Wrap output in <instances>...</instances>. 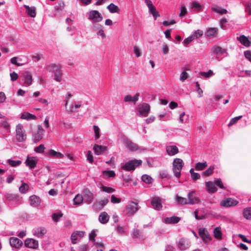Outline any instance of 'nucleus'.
I'll return each instance as SVG.
<instances>
[{"label":"nucleus","instance_id":"nucleus-30","mask_svg":"<svg viewBox=\"0 0 251 251\" xmlns=\"http://www.w3.org/2000/svg\"><path fill=\"white\" fill-rule=\"evenodd\" d=\"M26 164L30 169H34L37 164V162L35 160L33 157H28L26 160Z\"/></svg>","mask_w":251,"mask_h":251},{"label":"nucleus","instance_id":"nucleus-10","mask_svg":"<svg viewBox=\"0 0 251 251\" xmlns=\"http://www.w3.org/2000/svg\"><path fill=\"white\" fill-rule=\"evenodd\" d=\"M187 202L189 204H195L200 202V199L196 196L195 191H191L187 195Z\"/></svg>","mask_w":251,"mask_h":251},{"label":"nucleus","instance_id":"nucleus-2","mask_svg":"<svg viewBox=\"0 0 251 251\" xmlns=\"http://www.w3.org/2000/svg\"><path fill=\"white\" fill-rule=\"evenodd\" d=\"M142 161L141 160L134 159L126 162L122 166V169L126 171H130L135 170V169L141 165Z\"/></svg>","mask_w":251,"mask_h":251},{"label":"nucleus","instance_id":"nucleus-51","mask_svg":"<svg viewBox=\"0 0 251 251\" xmlns=\"http://www.w3.org/2000/svg\"><path fill=\"white\" fill-rule=\"evenodd\" d=\"M93 128L95 132V138L96 140L98 139L100 137V128L97 126H94Z\"/></svg>","mask_w":251,"mask_h":251},{"label":"nucleus","instance_id":"nucleus-3","mask_svg":"<svg viewBox=\"0 0 251 251\" xmlns=\"http://www.w3.org/2000/svg\"><path fill=\"white\" fill-rule=\"evenodd\" d=\"M16 138L17 141L23 142L26 139V135L25 134L24 127L22 124H19L16 126Z\"/></svg>","mask_w":251,"mask_h":251},{"label":"nucleus","instance_id":"nucleus-41","mask_svg":"<svg viewBox=\"0 0 251 251\" xmlns=\"http://www.w3.org/2000/svg\"><path fill=\"white\" fill-rule=\"evenodd\" d=\"M47 233V230L45 228L40 227L37 229L35 234L39 237H43Z\"/></svg>","mask_w":251,"mask_h":251},{"label":"nucleus","instance_id":"nucleus-56","mask_svg":"<svg viewBox=\"0 0 251 251\" xmlns=\"http://www.w3.org/2000/svg\"><path fill=\"white\" fill-rule=\"evenodd\" d=\"M200 74L202 76L206 78H208L211 76L213 75V72L211 70H209L208 72H201Z\"/></svg>","mask_w":251,"mask_h":251},{"label":"nucleus","instance_id":"nucleus-38","mask_svg":"<svg viewBox=\"0 0 251 251\" xmlns=\"http://www.w3.org/2000/svg\"><path fill=\"white\" fill-rule=\"evenodd\" d=\"M207 166L206 162H199L196 163L195 165V169L197 171H202L204 170Z\"/></svg>","mask_w":251,"mask_h":251},{"label":"nucleus","instance_id":"nucleus-53","mask_svg":"<svg viewBox=\"0 0 251 251\" xmlns=\"http://www.w3.org/2000/svg\"><path fill=\"white\" fill-rule=\"evenodd\" d=\"M191 8L195 9L197 11H199L201 9V6L199 3L194 1L191 4Z\"/></svg>","mask_w":251,"mask_h":251},{"label":"nucleus","instance_id":"nucleus-4","mask_svg":"<svg viewBox=\"0 0 251 251\" xmlns=\"http://www.w3.org/2000/svg\"><path fill=\"white\" fill-rule=\"evenodd\" d=\"M199 235L205 244H208L212 240V237L206 228H200L199 229Z\"/></svg>","mask_w":251,"mask_h":251},{"label":"nucleus","instance_id":"nucleus-6","mask_svg":"<svg viewBox=\"0 0 251 251\" xmlns=\"http://www.w3.org/2000/svg\"><path fill=\"white\" fill-rule=\"evenodd\" d=\"M145 2L148 6L150 14L156 19L157 17H160V14L156 10L155 7L153 5L151 0H146Z\"/></svg>","mask_w":251,"mask_h":251},{"label":"nucleus","instance_id":"nucleus-44","mask_svg":"<svg viewBox=\"0 0 251 251\" xmlns=\"http://www.w3.org/2000/svg\"><path fill=\"white\" fill-rule=\"evenodd\" d=\"M214 169V166H210L208 169L206 171L202 172V176H208L211 175H212L213 173V170Z\"/></svg>","mask_w":251,"mask_h":251},{"label":"nucleus","instance_id":"nucleus-58","mask_svg":"<svg viewBox=\"0 0 251 251\" xmlns=\"http://www.w3.org/2000/svg\"><path fill=\"white\" fill-rule=\"evenodd\" d=\"M203 35V32L202 30L198 29L196 30L194 34L192 35V36H194V39L198 38L201 36Z\"/></svg>","mask_w":251,"mask_h":251},{"label":"nucleus","instance_id":"nucleus-9","mask_svg":"<svg viewBox=\"0 0 251 251\" xmlns=\"http://www.w3.org/2000/svg\"><path fill=\"white\" fill-rule=\"evenodd\" d=\"M138 210V204L137 203L132 202L126 207V215L127 216H131L134 215L136 211Z\"/></svg>","mask_w":251,"mask_h":251},{"label":"nucleus","instance_id":"nucleus-7","mask_svg":"<svg viewBox=\"0 0 251 251\" xmlns=\"http://www.w3.org/2000/svg\"><path fill=\"white\" fill-rule=\"evenodd\" d=\"M89 19L93 23H97L101 21L102 17L98 11L93 10L89 13Z\"/></svg>","mask_w":251,"mask_h":251},{"label":"nucleus","instance_id":"nucleus-43","mask_svg":"<svg viewBox=\"0 0 251 251\" xmlns=\"http://www.w3.org/2000/svg\"><path fill=\"white\" fill-rule=\"evenodd\" d=\"M190 173L191 174V177L194 181H196L198 179H199L201 177V176L199 174L197 173H195L193 169H191L190 170Z\"/></svg>","mask_w":251,"mask_h":251},{"label":"nucleus","instance_id":"nucleus-20","mask_svg":"<svg viewBox=\"0 0 251 251\" xmlns=\"http://www.w3.org/2000/svg\"><path fill=\"white\" fill-rule=\"evenodd\" d=\"M23 75L25 83L28 86L30 85L32 82V77L31 74L28 72H25L23 73Z\"/></svg>","mask_w":251,"mask_h":251},{"label":"nucleus","instance_id":"nucleus-13","mask_svg":"<svg viewBox=\"0 0 251 251\" xmlns=\"http://www.w3.org/2000/svg\"><path fill=\"white\" fill-rule=\"evenodd\" d=\"M238 203V202L237 201L232 198H228L223 200L221 202V204L223 206L228 207L235 206L237 205Z\"/></svg>","mask_w":251,"mask_h":251},{"label":"nucleus","instance_id":"nucleus-25","mask_svg":"<svg viewBox=\"0 0 251 251\" xmlns=\"http://www.w3.org/2000/svg\"><path fill=\"white\" fill-rule=\"evenodd\" d=\"M139 95L140 94L139 93H137L134 97L126 95L124 98V100L125 102H132L135 104L138 101Z\"/></svg>","mask_w":251,"mask_h":251},{"label":"nucleus","instance_id":"nucleus-32","mask_svg":"<svg viewBox=\"0 0 251 251\" xmlns=\"http://www.w3.org/2000/svg\"><path fill=\"white\" fill-rule=\"evenodd\" d=\"M213 235L214 237L218 240H220L222 238V232L220 227H216L214 228Z\"/></svg>","mask_w":251,"mask_h":251},{"label":"nucleus","instance_id":"nucleus-21","mask_svg":"<svg viewBox=\"0 0 251 251\" xmlns=\"http://www.w3.org/2000/svg\"><path fill=\"white\" fill-rule=\"evenodd\" d=\"M37 132L36 135L34 136L35 141H39L43 138V132L44 131L41 125L37 126Z\"/></svg>","mask_w":251,"mask_h":251},{"label":"nucleus","instance_id":"nucleus-52","mask_svg":"<svg viewBox=\"0 0 251 251\" xmlns=\"http://www.w3.org/2000/svg\"><path fill=\"white\" fill-rule=\"evenodd\" d=\"M45 149V148L44 145L41 144L34 148V151L37 153H41L44 152Z\"/></svg>","mask_w":251,"mask_h":251},{"label":"nucleus","instance_id":"nucleus-12","mask_svg":"<svg viewBox=\"0 0 251 251\" xmlns=\"http://www.w3.org/2000/svg\"><path fill=\"white\" fill-rule=\"evenodd\" d=\"M25 246L29 248L36 249L38 248V241L32 238H27L25 241Z\"/></svg>","mask_w":251,"mask_h":251},{"label":"nucleus","instance_id":"nucleus-14","mask_svg":"<svg viewBox=\"0 0 251 251\" xmlns=\"http://www.w3.org/2000/svg\"><path fill=\"white\" fill-rule=\"evenodd\" d=\"M124 144L126 148L130 151H136L139 149L137 145L127 138L124 140Z\"/></svg>","mask_w":251,"mask_h":251},{"label":"nucleus","instance_id":"nucleus-57","mask_svg":"<svg viewBox=\"0 0 251 251\" xmlns=\"http://www.w3.org/2000/svg\"><path fill=\"white\" fill-rule=\"evenodd\" d=\"M187 13L186 8L184 5H181L180 8V12L179 16L180 17H184Z\"/></svg>","mask_w":251,"mask_h":251},{"label":"nucleus","instance_id":"nucleus-11","mask_svg":"<svg viewBox=\"0 0 251 251\" xmlns=\"http://www.w3.org/2000/svg\"><path fill=\"white\" fill-rule=\"evenodd\" d=\"M190 247L189 240L185 238H181L178 243V247L181 251H184Z\"/></svg>","mask_w":251,"mask_h":251},{"label":"nucleus","instance_id":"nucleus-26","mask_svg":"<svg viewBox=\"0 0 251 251\" xmlns=\"http://www.w3.org/2000/svg\"><path fill=\"white\" fill-rule=\"evenodd\" d=\"M109 220V216L106 212H102L99 216V222L102 224L107 223Z\"/></svg>","mask_w":251,"mask_h":251},{"label":"nucleus","instance_id":"nucleus-33","mask_svg":"<svg viewBox=\"0 0 251 251\" xmlns=\"http://www.w3.org/2000/svg\"><path fill=\"white\" fill-rule=\"evenodd\" d=\"M212 51L216 55L223 54L226 52L225 49H222L219 46H214L212 49Z\"/></svg>","mask_w":251,"mask_h":251},{"label":"nucleus","instance_id":"nucleus-5","mask_svg":"<svg viewBox=\"0 0 251 251\" xmlns=\"http://www.w3.org/2000/svg\"><path fill=\"white\" fill-rule=\"evenodd\" d=\"M150 105L146 103H143L138 106V112L139 116L146 117L150 112Z\"/></svg>","mask_w":251,"mask_h":251},{"label":"nucleus","instance_id":"nucleus-19","mask_svg":"<svg viewBox=\"0 0 251 251\" xmlns=\"http://www.w3.org/2000/svg\"><path fill=\"white\" fill-rule=\"evenodd\" d=\"M206 188L207 191L209 193H213L217 190L215 183L212 181L206 182Z\"/></svg>","mask_w":251,"mask_h":251},{"label":"nucleus","instance_id":"nucleus-18","mask_svg":"<svg viewBox=\"0 0 251 251\" xmlns=\"http://www.w3.org/2000/svg\"><path fill=\"white\" fill-rule=\"evenodd\" d=\"M151 204L153 208L157 210H160L162 207L161 201L158 198H153L151 200Z\"/></svg>","mask_w":251,"mask_h":251},{"label":"nucleus","instance_id":"nucleus-36","mask_svg":"<svg viewBox=\"0 0 251 251\" xmlns=\"http://www.w3.org/2000/svg\"><path fill=\"white\" fill-rule=\"evenodd\" d=\"M49 154L50 156L54 157L57 158H62L64 157V155L59 152H57L53 150H50L49 151Z\"/></svg>","mask_w":251,"mask_h":251},{"label":"nucleus","instance_id":"nucleus-54","mask_svg":"<svg viewBox=\"0 0 251 251\" xmlns=\"http://www.w3.org/2000/svg\"><path fill=\"white\" fill-rule=\"evenodd\" d=\"M101 189L103 191L108 193H111L115 192V191L114 189L111 187H106L104 186H102Z\"/></svg>","mask_w":251,"mask_h":251},{"label":"nucleus","instance_id":"nucleus-1","mask_svg":"<svg viewBox=\"0 0 251 251\" xmlns=\"http://www.w3.org/2000/svg\"><path fill=\"white\" fill-rule=\"evenodd\" d=\"M184 163L183 160L178 158H176L173 162V171L174 175L177 178H179L181 176V171Z\"/></svg>","mask_w":251,"mask_h":251},{"label":"nucleus","instance_id":"nucleus-46","mask_svg":"<svg viewBox=\"0 0 251 251\" xmlns=\"http://www.w3.org/2000/svg\"><path fill=\"white\" fill-rule=\"evenodd\" d=\"M54 79L60 82L62 80V74L61 70L54 73Z\"/></svg>","mask_w":251,"mask_h":251},{"label":"nucleus","instance_id":"nucleus-22","mask_svg":"<svg viewBox=\"0 0 251 251\" xmlns=\"http://www.w3.org/2000/svg\"><path fill=\"white\" fill-rule=\"evenodd\" d=\"M83 198L87 202L90 203L93 199V195L89 190L85 189L83 192Z\"/></svg>","mask_w":251,"mask_h":251},{"label":"nucleus","instance_id":"nucleus-40","mask_svg":"<svg viewBox=\"0 0 251 251\" xmlns=\"http://www.w3.org/2000/svg\"><path fill=\"white\" fill-rule=\"evenodd\" d=\"M176 201L179 204L185 205L188 204L187 199L180 196H176Z\"/></svg>","mask_w":251,"mask_h":251},{"label":"nucleus","instance_id":"nucleus-61","mask_svg":"<svg viewBox=\"0 0 251 251\" xmlns=\"http://www.w3.org/2000/svg\"><path fill=\"white\" fill-rule=\"evenodd\" d=\"M87 159L90 163H92L93 162V156L91 151H89L87 152Z\"/></svg>","mask_w":251,"mask_h":251},{"label":"nucleus","instance_id":"nucleus-50","mask_svg":"<svg viewBox=\"0 0 251 251\" xmlns=\"http://www.w3.org/2000/svg\"><path fill=\"white\" fill-rule=\"evenodd\" d=\"M8 163L12 167H16L20 165L21 164V161L20 160H12L10 159L8 160Z\"/></svg>","mask_w":251,"mask_h":251},{"label":"nucleus","instance_id":"nucleus-29","mask_svg":"<svg viewBox=\"0 0 251 251\" xmlns=\"http://www.w3.org/2000/svg\"><path fill=\"white\" fill-rule=\"evenodd\" d=\"M26 10V13L31 17L34 18L36 15V9L34 7H29L28 5H25Z\"/></svg>","mask_w":251,"mask_h":251},{"label":"nucleus","instance_id":"nucleus-34","mask_svg":"<svg viewBox=\"0 0 251 251\" xmlns=\"http://www.w3.org/2000/svg\"><path fill=\"white\" fill-rule=\"evenodd\" d=\"M244 217L248 220H251V207L244 209L243 211Z\"/></svg>","mask_w":251,"mask_h":251},{"label":"nucleus","instance_id":"nucleus-64","mask_svg":"<svg viewBox=\"0 0 251 251\" xmlns=\"http://www.w3.org/2000/svg\"><path fill=\"white\" fill-rule=\"evenodd\" d=\"M77 235L76 233V232H74L71 235V240L73 244H76V240L77 239Z\"/></svg>","mask_w":251,"mask_h":251},{"label":"nucleus","instance_id":"nucleus-27","mask_svg":"<svg viewBox=\"0 0 251 251\" xmlns=\"http://www.w3.org/2000/svg\"><path fill=\"white\" fill-rule=\"evenodd\" d=\"M180 218L177 216H173L172 217H167L165 218V222L168 224H175L178 223Z\"/></svg>","mask_w":251,"mask_h":251},{"label":"nucleus","instance_id":"nucleus-59","mask_svg":"<svg viewBox=\"0 0 251 251\" xmlns=\"http://www.w3.org/2000/svg\"><path fill=\"white\" fill-rule=\"evenodd\" d=\"M103 175H107L109 177H114L115 173L114 171H103L102 172Z\"/></svg>","mask_w":251,"mask_h":251},{"label":"nucleus","instance_id":"nucleus-28","mask_svg":"<svg viewBox=\"0 0 251 251\" xmlns=\"http://www.w3.org/2000/svg\"><path fill=\"white\" fill-rule=\"evenodd\" d=\"M46 69L48 71L54 73L60 70L61 66L60 65L52 64L48 65Z\"/></svg>","mask_w":251,"mask_h":251},{"label":"nucleus","instance_id":"nucleus-42","mask_svg":"<svg viewBox=\"0 0 251 251\" xmlns=\"http://www.w3.org/2000/svg\"><path fill=\"white\" fill-rule=\"evenodd\" d=\"M84 199L83 197L79 194H77L74 199V202L75 204H81Z\"/></svg>","mask_w":251,"mask_h":251},{"label":"nucleus","instance_id":"nucleus-37","mask_svg":"<svg viewBox=\"0 0 251 251\" xmlns=\"http://www.w3.org/2000/svg\"><path fill=\"white\" fill-rule=\"evenodd\" d=\"M107 9L109 10L110 12H111L112 13H119L120 12V9L119 8V7L112 3L110 4L107 6Z\"/></svg>","mask_w":251,"mask_h":251},{"label":"nucleus","instance_id":"nucleus-62","mask_svg":"<svg viewBox=\"0 0 251 251\" xmlns=\"http://www.w3.org/2000/svg\"><path fill=\"white\" fill-rule=\"evenodd\" d=\"M188 73L184 71L180 75V80L181 81H184L188 78Z\"/></svg>","mask_w":251,"mask_h":251},{"label":"nucleus","instance_id":"nucleus-31","mask_svg":"<svg viewBox=\"0 0 251 251\" xmlns=\"http://www.w3.org/2000/svg\"><path fill=\"white\" fill-rule=\"evenodd\" d=\"M218 32V29L216 27H211L209 28L206 33L207 36L209 37H215Z\"/></svg>","mask_w":251,"mask_h":251},{"label":"nucleus","instance_id":"nucleus-47","mask_svg":"<svg viewBox=\"0 0 251 251\" xmlns=\"http://www.w3.org/2000/svg\"><path fill=\"white\" fill-rule=\"evenodd\" d=\"M142 179L144 182L150 184L152 182V179L150 176L147 175H144L142 176Z\"/></svg>","mask_w":251,"mask_h":251},{"label":"nucleus","instance_id":"nucleus-17","mask_svg":"<svg viewBox=\"0 0 251 251\" xmlns=\"http://www.w3.org/2000/svg\"><path fill=\"white\" fill-rule=\"evenodd\" d=\"M10 244L11 247L15 248H20L23 245V242L17 237H11Z\"/></svg>","mask_w":251,"mask_h":251},{"label":"nucleus","instance_id":"nucleus-8","mask_svg":"<svg viewBox=\"0 0 251 251\" xmlns=\"http://www.w3.org/2000/svg\"><path fill=\"white\" fill-rule=\"evenodd\" d=\"M109 201L107 199L104 198L100 201H96L93 204V208L95 211L100 210Z\"/></svg>","mask_w":251,"mask_h":251},{"label":"nucleus","instance_id":"nucleus-55","mask_svg":"<svg viewBox=\"0 0 251 251\" xmlns=\"http://www.w3.org/2000/svg\"><path fill=\"white\" fill-rule=\"evenodd\" d=\"M62 216L63 214L61 212L59 213H53L52 214V219L54 222H57L59 221V218L62 217Z\"/></svg>","mask_w":251,"mask_h":251},{"label":"nucleus","instance_id":"nucleus-16","mask_svg":"<svg viewBox=\"0 0 251 251\" xmlns=\"http://www.w3.org/2000/svg\"><path fill=\"white\" fill-rule=\"evenodd\" d=\"M107 147L105 146L99 145L97 144L94 145L93 147V150L95 154L97 155H99L103 153L105 151H107Z\"/></svg>","mask_w":251,"mask_h":251},{"label":"nucleus","instance_id":"nucleus-49","mask_svg":"<svg viewBox=\"0 0 251 251\" xmlns=\"http://www.w3.org/2000/svg\"><path fill=\"white\" fill-rule=\"evenodd\" d=\"M242 117V116H239L236 117H234L231 119L230 121L229 124H228V126L230 127L233 125L235 124L238 120H239L240 119H241Z\"/></svg>","mask_w":251,"mask_h":251},{"label":"nucleus","instance_id":"nucleus-45","mask_svg":"<svg viewBox=\"0 0 251 251\" xmlns=\"http://www.w3.org/2000/svg\"><path fill=\"white\" fill-rule=\"evenodd\" d=\"M96 29H99V31L97 32L98 35L101 36L102 39L106 38V35L101 25H98V27H97Z\"/></svg>","mask_w":251,"mask_h":251},{"label":"nucleus","instance_id":"nucleus-15","mask_svg":"<svg viewBox=\"0 0 251 251\" xmlns=\"http://www.w3.org/2000/svg\"><path fill=\"white\" fill-rule=\"evenodd\" d=\"M166 150L168 155L169 156L175 155L179 152L178 148L175 145L167 146Z\"/></svg>","mask_w":251,"mask_h":251},{"label":"nucleus","instance_id":"nucleus-39","mask_svg":"<svg viewBox=\"0 0 251 251\" xmlns=\"http://www.w3.org/2000/svg\"><path fill=\"white\" fill-rule=\"evenodd\" d=\"M212 9L215 12L219 14L223 15L226 14L227 11L226 9L222 8L221 7L216 6L212 8Z\"/></svg>","mask_w":251,"mask_h":251},{"label":"nucleus","instance_id":"nucleus-60","mask_svg":"<svg viewBox=\"0 0 251 251\" xmlns=\"http://www.w3.org/2000/svg\"><path fill=\"white\" fill-rule=\"evenodd\" d=\"M111 201L113 203H119L121 202V200L120 198L116 197L114 195H113L111 197Z\"/></svg>","mask_w":251,"mask_h":251},{"label":"nucleus","instance_id":"nucleus-24","mask_svg":"<svg viewBox=\"0 0 251 251\" xmlns=\"http://www.w3.org/2000/svg\"><path fill=\"white\" fill-rule=\"evenodd\" d=\"M237 40L244 46L248 47L251 45V42L248 38L244 35L237 37Z\"/></svg>","mask_w":251,"mask_h":251},{"label":"nucleus","instance_id":"nucleus-63","mask_svg":"<svg viewBox=\"0 0 251 251\" xmlns=\"http://www.w3.org/2000/svg\"><path fill=\"white\" fill-rule=\"evenodd\" d=\"M245 11L249 15H251V0L247 2Z\"/></svg>","mask_w":251,"mask_h":251},{"label":"nucleus","instance_id":"nucleus-35","mask_svg":"<svg viewBox=\"0 0 251 251\" xmlns=\"http://www.w3.org/2000/svg\"><path fill=\"white\" fill-rule=\"evenodd\" d=\"M21 118L22 119L29 120L31 119L36 120L37 118L34 115L30 114L28 112H24L22 114Z\"/></svg>","mask_w":251,"mask_h":251},{"label":"nucleus","instance_id":"nucleus-23","mask_svg":"<svg viewBox=\"0 0 251 251\" xmlns=\"http://www.w3.org/2000/svg\"><path fill=\"white\" fill-rule=\"evenodd\" d=\"M29 200L30 201V204L33 207L38 206L41 202L40 198L35 195H32L30 197Z\"/></svg>","mask_w":251,"mask_h":251},{"label":"nucleus","instance_id":"nucleus-48","mask_svg":"<svg viewBox=\"0 0 251 251\" xmlns=\"http://www.w3.org/2000/svg\"><path fill=\"white\" fill-rule=\"evenodd\" d=\"M28 185L25 183H24L22 185L19 187V191L22 193H25L28 190Z\"/></svg>","mask_w":251,"mask_h":251}]
</instances>
